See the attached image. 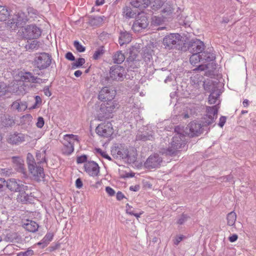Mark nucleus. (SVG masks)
<instances>
[{"instance_id":"4","label":"nucleus","mask_w":256,"mask_h":256,"mask_svg":"<svg viewBox=\"0 0 256 256\" xmlns=\"http://www.w3.org/2000/svg\"><path fill=\"white\" fill-rule=\"evenodd\" d=\"M118 108V103L115 100L103 102L98 110V120L102 121L112 117L111 114Z\"/></svg>"},{"instance_id":"8","label":"nucleus","mask_w":256,"mask_h":256,"mask_svg":"<svg viewBox=\"0 0 256 256\" xmlns=\"http://www.w3.org/2000/svg\"><path fill=\"white\" fill-rule=\"evenodd\" d=\"M152 0H132L130 2L131 5L133 8L136 9V12L135 14H137L139 16L141 14H146L151 15L152 12L148 10H144L151 4Z\"/></svg>"},{"instance_id":"19","label":"nucleus","mask_w":256,"mask_h":256,"mask_svg":"<svg viewBox=\"0 0 256 256\" xmlns=\"http://www.w3.org/2000/svg\"><path fill=\"white\" fill-rule=\"evenodd\" d=\"M160 152L166 156H174L176 152V142L174 140V136L172 138L170 142V146L168 148H162L160 150Z\"/></svg>"},{"instance_id":"51","label":"nucleus","mask_w":256,"mask_h":256,"mask_svg":"<svg viewBox=\"0 0 256 256\" xmlns=\"http://www.w3.org/2000/svg\"><path fill=\"white\" fill-rule=\"evenodd\" d=\"M88 160V156L86 154H83L82 156H79L77 157L76 158V162L78 164H82L84 162H86Z\"/></svg>"},{"instance_id":"63","label":"nucleus","mask_w":256,"mask_h":256,"mask_svg":"<svg viewBox=\"0 0 256 256\" xmlns=\"http://www.w3.org/2000/svg\"><path fill=\"white\" fill-rule=\"evenodd\" d=\"M238 238V236L236 234H234L232 236H229L228 240L231 242H236Z\"/></svg>"},{"instance_id":"9","label":"nucleus","mask_w":256,"mask_h":256,"mask_svg":"<svg viewBox=\"0 0 256 256\" xmlns=\"http://www.w3.org/2000/svg\"><path fill=\"white\" fill-rule=\"evenodd\" d=\"M42 34L41 29L35 24H30L26 26L22 30V36L26 39H36Z\"/></svg>"},{"instance_id":"34","label":"nucleus","mask_w":256,"mask_h":256,"mask_svg":"<svg viewBox=\"0 0 256 256\" xmlns=\"http://www.w3.org/2000/svg\"><path fill=\"white\" fill-rule=\"evenodd\" d=\"M126 212L130 215L135 216L137 218H140L144 212H140L139 213L136 212V210L128 204H126Z\"/></svg>"},{"instance_id":"59","label":"nucleus","mask_w":256,"mask_h":256,"mask_svg":"<svg viewBox=\"0 0 256 256\" xmlns=\"http://www.w3.org/2000/svg\"><path fill=\"white\" fill-rule=\"evenodd\" d=\"M83 185L82 182L80 178H78L76 180V186L78 188H80Z\"/></svg>"},{"instance_id":"5","label":"nucleus","mask_w":256,"mask_h":256,"mask_svg":"<svg viewBox=\"0 0 256 256\" xmlns=\"http://www.w3.org/2000/svg\"><path fill=\"white\" fill-rule=\"evenodd\" d=\"M52 58L50 54L46 52L36 54L34 59L33 66L42 70L47 68L52 63Z\"/></svg>"},{"instance_id":"61","label":"nucleus","mask_w":256,"mask_h":256,"mask_svg":"<svg viewBox=\"0 0 256 256\" xmlns=\"http://www.w3.org/2000/svg\"><path fill=\"white\" fill-rule=\"evenodd\" d=\"M28 14L31 16V15L36 14L37 11L32 8H27Z\"/></svg>"},{"instance_id":"39","label":"nucleus","mask_w":256,"mask_h":256,"mask_svg":"<svg viewBox=\"0 0 256 256\" xmlns=\"http://www.w3.org/2000/svg\"><path fill=\"white\" fill-rule=\"evenodd\" d=\"M152 51L148 48H146L143 50L142 58L146 62H150L152 58Z\"/></svg>"},{"instance_id":"6","label":"nucleus","mask_w":256,"mask_h":256,"mask_svg":"<svg viewBox=\"0 0 256 256\" xmlns=\"http://www.w3.org/2000/svg\"><path fill=\"white\" fill-rule=\"evenodd\" d=\"M78 140L77 136L72 134L64 135L61 150L62 154L65 156L70 155L74 150V142Z\"/></svg>"},{"instance_id":"58","label":"nucleus","mask_w":256,"mask_h":256,"mask_svg":"<svg viewBox=\"0 0 256 256\" xmlns=\"http://www.w3.org/2000/svg\"><path fill=\"white\" fill-rule=\"evenodd\" d=\"M106 191L110 196H113L115 194L114 190L110 186H106Z\"/></svg>"},{"instance_id":"30","label":"nucleus","mask_w":256,"mask_h":256,"mask_svg":"<svg viewBox=\"0 0 256 256\" xmlns=\"http://www.w3.org/2000/svg\"><path fill=\"white\" fill-rule=\"evenodd\" d=\"M27 108L25 102H20L18 100L15 101L11 105V108L13 110H17L18 112L24 110Z\"/></svg>"},{"instance_id":"55","label":"nucleus","mask_w":256,"mask_h":256,"mask_svg":"<svg viewBox=\"0 0 256 256\" xmlns=\"http://www.w3.org/2000/svg\"><path fill=\"white\" fill-rule=\"evenodd\" d=\"M66 58L70 61L75 60V57L71 52H68L65 55Z\"/></svg>"},{"instance_id":"29","label":"nucleus","mask_w":256,"mask_h":256,"mask_svg":"<svg viewBox=\"0 0 256 256\" xmlns=\"http://www.w3.org/2000/svg\"><path fill=\"white\" fill-rule=\"evenodd\" d=\"M154 139L152 133L145 132L144 133L138 134L136 135V140H142L146 142L147 140H152Z\"/></svg>"},{"instance_id":"18","label":"nucleus","mask_w":256,"mask_h":256,"mask_svg":"<svg viewBox=\"0 0 256 256\" xmlns=\"http://www.w3.org/2000/svg\"><path fill=\"white\" fill-rule=\"evenodd\" d=\"M130 55L126 59L128 66L129 68L135 69L140 66V60L138 54L130 52Z\"/></svg>"},{"instance_id":"20","label":"nucleus","mask_w":256,"mask_h":256,"mask_svg":"<svg viewBox=\"0 0 256 256\" xmlns=\"http://www.w3.org/2000/svg\"><path fill=\"white\" fill-rule=\"evenodd\" d=\"M163 44L166 48L172 49L176 44V34H172L166 36L163 40Z\"/></svg>"},{"instance_id":"2","label":"nucleus","mask_w":256,"mask_h":256,"mask_svg":"<svg viewBox=\"0 0 256 256\" xmlns=\"http://www.w3.org/2000/svg\"><path fill=\"white\" fill-rule=\"evenodd\" d=\"M202 126L200 124L195 121L190 122L184 130L180 126L177 127V150L179 151H186L188 146L186 145L185 136L190 137L198 136L202 133Z\"/></svg>"},{"instance_id":"13","label":"nucleus","mask_w":256,"mask_h":256,"mask_svg":"<svg viewBox=\"0 0 256 256\" xmlns=\"http://www.w3.org/2000/svg\"><path fill=\"white\" fill-rule=\"evenodd\" d=\"M116 92L108 86L103 87L99 92L98 99L103 102L114 100Z\"/></svg>"},{"instance_id":"7","label":"nucleus","mask_w":256,"mask_h":256,"mask_svg":"<svg viewBox=\"0 0 256 256\" xmlns=\"http://www.w3.org/2000/svg\"><path fill=\"white\" fill-rule=\"evenodd\" d=\"M112 152L116 158L124 160L128 163L134 162L136 159V157L130 156L128 148L122 144H120L112 150Z\"/></svg>"},{"instance_id":"33","label":"nucleus","mask_w":256,"mask_h":256,"mask_svg":"<svg viewBox=\"0 0 256 256\" xmlns=\"http://www.w3.org/2000/svg\"><path fill=\"white\" fill-rule=\"evenodd\" d=\"M236 220V214L234 211L230 212L227 214V224L229 226H234Z\"/></svg>"},{"instance_id":"50","label":"nucleus","mask_w":256,"mask_h":256,"mask_svg":"<svg viewBox=\"0 0 256 256\" xmlns=\"http://www.w3.org/2000/svg\"><path fill=\"white\" fill-rule=\"evenodd\" d=\"M10 14L8 9L0 6V16H10Z\"/></svg>"},{"instance_id":"60","label":"nucleus","mask_w":256,"mask_h":256,"mask_svg":"<svg viewBox=\"0 0 256 256\" xmlns=\"http://www.w3.org/2000/svg\"><path fill=\"white\" fill-rule=\"evenodd\" d=\"M44 94L48 96H50L52 95V93L50 90L49 86H46L44 88Z\"/></svg>"},{"instance_id":"41","label":"nucleus","mask_w":256,"mask_h":256,"mask_svg":"<svg viewBox=\"0 0 256 256\" xmlns=\"http://www.w3.org/2000/svg\"><path fill=\"white\" fill-rule=\"evenodd\" d=\"M86 62L85 59L82 58H78L76 62L72 64V68L76 69L82 66Z\"/></svg>"},{"instance_id":"46","label":"nucleus","mask_w":256,"mask_h":256,"mask_svg":"<svg viewBox=\"0 0 256 256\" xmlns=\"http://www.w3.org/2000/svg\"><path fill=\"white\" fill-rule=\"evenodd\" d=\"M8 91V88L4 82H0V96H4Z\"/></svg>"},{"instance_id":"62","label":"nucleus","mask_w":256,"mask_h":256,"mask_svg":"<svg viewBox=\"0 0 256 256\" xmlns=\"http://www.w3.org/2000/svg\"><path fill=\"white\" fill-rule=\"evenodd\" d=\"M226 122V118L225 116H221L220 118V122L218 123V126L222 128V126H224V124Z\"/></svg>"},{"instance_id":"37","label":"nucleus","mask_w":256,"mask_h":256,"mask_svg":"<svg viewBox=\"0 0 256 256\" xmlns=\"http://www.w3.org/2000/svg\"><path fill=\"white\" fill-rule=\"evenodd\" d=\"M166 17H152L151 25L158 26L162 25L165 20Z\"/></svg>"},{"instance_id":"54","label":"nucleus","mask_w":256,"mask_h":256,"mask_svg":"<svg viewBox=\"0 0 256 256\" xmlns=\"http://www.w3.org/2000/svg\"><path fill=\"white\" fill-rule=\"evenodd\" d=\"M35 98V103L32 106V108H36L37 106V105L38 104H40L42 103V99L40 97L38 96H36L34 98Z\"/></svg>"},{"instance_id":"56","label":"nucleus","mask_w":256,"mask_h":256,"mask_svg":"<svg viewBox=\"0 0 256 256\" xmlns=\"http://www.w3.org/2000/svg\"><path fill=\"white\" fill-rule=\"evenodd\" d=\"M6 180L3 178H0V192L4 191L6 188Z\"/></svg>"},{"instance_id":"12","label":"nucleus","mask_w":256,"mask_h":256,"mask_svg":"<svg viewBox=\"0 0 256 256\" xmlns=\"http://www.w3.org/2000/svg\"><path fill=\"white\" fill-rule=\"evenodd\" d=\"M96 133L104 138L110 137L114 133V129L111 122L102 123L96 128Z\"/></svg>"},{"instance_id":"11","label":"nucleus","mask_w":256,"mask_h":256,"mask_svg":"<svg viewBox=\"0 0 256 256\" xmlns=\"http://www.w3.org/2000/svg\"><path fill=\"white\" fill-rule=\"evenodd\" d=\"M218 108L216 106L206 107V114L202 118V126H206L212 124L217 118Z\"/></svg>"},{"instance_id":"22","label":"nucleus","mask_w":256,"mask_h":256,"mask_svg":"<svg viewBox=\"0 0 256 256\" xmlns=\"http://www.w3.org/2000/svg\"><path fill=\"white\" fill-rule=\"evenodd\" d=\"M26 190L23 191H20L19 194L17 196L18 201L22 203L32 202L33 200V196H32V193L28 194L26 192Z\"/></svg>"},{"instance_id":"52","label":"nucleus","mask_w":256,"mask_h":256,"mask_svg":"<svg viewBox=\"0 0 256 256\" xmlns=\"http://www.w3.org/2000/svg\"><path fill=\"white\" fill-rule=\"evenodd\" d=\"M188 216L186 214H182L180 217L178 218L177 223L179 224H183L184 222H186L188 218Z\"/></svg>"},{"instance_id":"16","label":"nucleus","mask_w":256,"mask_h":256,"mask_svg":"<svg viewBox=\"0 0 256 256\" xmlns=\"http://www.w3.org/2000/svg\"><path fill=\"white\" fill-rule=\"evenodd\" d=\"M132 26V30L136 32H139L142 29L146 28L149 24V20L147 17H138Z\"/></svg>"},{"instance_id":"48","label":"nucleus","mask_w":256,"mask_h":256,"mask_svg":"<svg viewBox=\"0 0 256 256\" xmlns=\"http://www.w3.org/2000/svg\"><path fill=\"white\" fill-rule=\"evenodd\" d=\"M34 254V250L29 248L26 251L18 252L16 256H32Z\"/></svg>"},{"instance_id":"14","label":"nucleus","mask_w":256,"mask_h":256,"mask_svg":"<svg viewBox=\"0 0 256 256\" xmlns=\"http://www.w3.org/2000/svg\"><path fill=\"white\" fill-rule=\"evenodd\" d=\"M162 161V157L159 154H154L148 156L144 163V166L148 169L157 168L160 167Z\"/></svg>"},{"instance_id":"45","label":"nucleus","mask_w":256,"mask_h":256,"mask_svg":"<svg viewBox=\"0 0 256 256\" xmlns=\"http://www.w3.org/2000/svg\"><path fill=\"white\" fill-rule=\"evenodd\" d=\"M39 46L38 44V42L36 40H32L30 43L26 44V48L27 50H31L34 49H37Z\"/></svg>"},{"instance_id":"57","label":"nucleus","mask_w":256,"mask_h":256,"mask_svg":"<svg viewBox=\"0 0 256 256\" xmlns=\"http://www.w3.org/2000/svg\"><path fill=\"white\" fill-rule=\"evenodd\" d=\"M47 80L46 79H42L40 78H38V76H34V80L33 83H36V84H42L46 82Z\"/></svg>"},{"instance_id":"47","label":"nucleus","mask_w":256,"mask_h":256,"mask_svg":"<svg viewBox=\"0 0 256 256\" xmlns=\"http://www.w3.org/2000/svg\"><path fill=\"white\" fill-rule=\"evenodd\" d=\"M74 46L76 50L80 52H84L86 50V48L81 44L78 40H75L74 42Z\"/></svg>"},{"instance_id":"35","label":"nucleus","mask_w":256,"mask_h":256,"mask_svg":"<svg viewBox=\"0 0 256 256\" xmlns=\"http://www.w3.org/2000/svg\"><path fill=\"white\" fill-rule=\"evenodd\" d=\"M202 60V55L200 54L192 53L190 57V61L192 64L196 65Z\"/></svg>"},{"instance_id":"28","label":"nucleus","mask_w":256,"mask_h":256,"mask_svg":"<svg viewBox=\"0 0 256 256\" xmlns=\"http://www.w3.org/2000/svg\"><path fill=\"white\" fill-rule=\"evenodd\" d=\"M103 21L104 20L102 17H89L86 23L92 26H100Z\"/></svg>"},{"instance_id":"31","label":"nucleus","mask_w":256,"mask_h":256,"mask_svg":"<svg viewBox=\"0 0 256 256\" xmlns=\"http://www.w3.org/2000/svg\"><path fill=\"white\" fill-rule=\"evenodd\" d=\"M112 60L114 64H120L124 60L125 56L122 51H118L114 54Z\"/></svg>"},{"instance_id":"44","label":"nucleus","mask_w":256,"mask_h":256,"mask_svg":"<svg viewBox=\"0 0 256 256\" xmlns=\"http://www.w3.org/2000/svg\"><path fill=\"white\" fill-rule=\"evenodd\" d=\"M16 22V18L12 17L11 19L8 20L6 22V26L10 29L12 30H15L16 28V26H15Z\"/></svg>"},{"instance_id":"25","label":"nucleus","mask_w":256,"mask_h":256,"mask_svg":"<svg viewBox=\"0 0 256 256\" xmlns=\"http://www.w3.org/2000/svg\"><path fill=\"white\" fill-rule=\"evenodd\" d=\"M15 123L14 118L10 115H4L2 118V124L4 127H12Z\"/></svg>"},{"instance_id":"49","label":"nucleus","mask_w":256,"mask_h":256,"mask_svg":"<svg viewBox=\"0 0 256 256\" xmlns=\"http://www.w3.org/2000/svg\"><path fill=\"white\" fill-rule=\"evenodd\" d=\"M96 150L97 153L100 154V156H102L103 158H104L109 160H112L111 158L106 154V152L102 150L100 148H97L96 149Z\"/></svg>"},{"instance_id":"23","label":"nucleus","mask_w":256,"mask_h":256,"mask_svg":"<svg viewBox=\"0 0 256 256\" xmlns=\"http://www.w3.org/2000/svg\"><path fill=\"white\" fill-rule=\"evenodd\" d=\"M23 228L27 231L31 232H36L38 228V224L34 221L26 220L22 225Z\"/></svg>"},{"instance_id":"32","label":"nucleus","mask_w":256,"mask_h":256,"mask_svg":"<svg viewBox=\"0 0 256 256\" xmlns=\"http://www.w3.org/2000/svg\"><path fill=\"white\" fill-rule=\"evenodd\" d=\"M54 234L52 232H48L42 240L38 243V245L42 244V248L46 246L53 238Z\"/></svg>"},{"instance_id":"24","label":"nucleus","mask_w":256,"mask_h":256,"mask_svg":"<svg viewBox=\"0 0 256 256\" xmlns=\"http://www.w3.org/2000/svg\"><path fill=\"white\" fill-rule=\"evenodd\" d=\"M25 136L22 133L16 132L10 136L9 141L13 144H18L24 141Z\"/></svg>"},{"instance_id":"27","label":"nucleus","mask_w":256,"mask_h":256,"mask_svg":"<svg viewBox=\"0 0 256 256\" xmlns=\"http://www.w3.org/2000/svg\"><path fill=\"white\" fill-rule=\"evenodd\" d=\"M20 80L24 82L33 83L34 76L30 72H21Z\"/></svg>"},{"instance_id":"3","label":"nucleus","mask_w":256,"mask_h":256,"mask_svg":"<svg viewBox=\"0 0 256 256\" xmlns=\"http://www.w3.org/2000/svg\"><path fill=\"white\" fill-rule=\"evenodd\" d=\"M126 72L124 66L119 65H114L110 67V76H106L102 80L104 85L112 84L113 81L122 82L126 78Z\"/></svg>"},{"instance_id":"17","label":"nucleus","mask_w":256,"mask_h":256,"mask_svg":"<svg viewBox=\"0 0 256 256\" xmlns=\"http://www.w3.org/2000/svg\"><path fill=\"white\" fill-rule=\"evenodd\" d=\"M12 159L17 172L22 174L24 177H26L27 172L24 166L23 159L20 156H12Z\"/></svg>"},{"instance_id":"53","label":"nucleus","mask_w":256,"mask_h":256,"mask_svg":"<svg viewBox=\"0 0 256 256\" xmlns=\"http://www.w3.org/2000/svg\"><path fill=\"white\" fill-rule=\"evenodd\" d=\"M44 124V120L42 117L39 116L38 118V121L36 126L38 128H42Z\"/></svg>"},{"instance_id":"1","label":"nucleus","mask_w":256,"mask_h":256,"mask_svg":"<svg viewBox=\"0 0 256 256\" xmlns=\"http://www.w3.org/2000/svg\"><path fill=\"white\" fill-rule=\"evenodd\" d=\"M36 160L30 153H28L26 156V162L30 172L34 179L37 182L42 180L45 176L44 168L40 164L46 162V152L37 151L36 155Z\"/></svg>"},{"instance_id":"43","label":"nucleus","mask_w":256,"mask_h":256,"mask_svg":"<svg viewBox=\"0 0 256 256\" xmlns=\"http://www.w3.org/2000/svg\"><path fill=\"white\" fill-rule=\"evenodd\" d=\"M164 4L163 0H152L151 4H152V8L154 10H157L159 9Z\"/></svg>"},{"instance_id":"40","label":"nucleus","mask_w":256,"mask_h":256,"mask_svg":"<svg viewBox=\"0 0 256 256\" xmlns=\"http://www.w3.org/2000/svg\"><path fill=\"white\" fill-rule=\"evenodd\" d=\"M136 12V10L133 8V10L128 6H126L123 9V14L125 16H134V14L136 15L137 14H135Z\"/></svg>"},{"instance_id":"21","label":"nucleus","mask_w":256,"mask_h":256,"mask_svg":"<svg viewBox=\"0 0 256 256\" xmlns=\"http://www.w3.org/2000/svg\"><path fill=\"white\" fill-rule=\"evenodd\" d=\"M191 47L190 51L192 53L203 54L202 52L204 50V45L202 42L196 40L192 42Z\"/></svg>"},{"instance_id":"38","label":"nucleus","mask_w":256,"mask_h":256,"mask_svg":"<svg viewBox=\"0 0 256 256\" xmlns=\"http://www.w3.org/2000/svg\"><path fill=\"white\" fill-rule=\"evenodd\" d=\"M220 96V94L218 90H214L210 94L208 97V102L210 104H214L216 103L218 98Z\"/></svg>"},{"instance_id":"10","label":"nucleus","mask_w":256,"mask_h":256,"mask_svg":"<svg viewBox=\"0 0 256 256\" xmlns=\"http://www.w3.org/2000/svg\"><path fill=\"white\" fill-rule=\"evenodd\" d=\"M5 186L6 188L14 192H19L28 189V186L23 184L22 181L15 178H10L6 180Z\"/></svg>"},{"instance_id":"64","label":"nucleus","mask_w":256,"mask_h":256,"mask_svg":"<svg viewBox=\"0 0 256 256\" xmlns=\"http://www.w3.org/2000/svg\"><path fill=\"white\" fill-rule=\"evenodd\" d=\"M116 199L118 200H122L124 197V194L120 191H118L116 194Z\"/></svg>"},{"instance_id":"15","label":"nucleus","mask_w":256,"mask_h":256,"mask_svg":"<svg viewBox=\"0 0 256 256\" xmlns=\"http://www.w3.org/2000/svg\"><path fill=\"white\" fill-rule=\"evenodd\" d=\"M84 168L85 171L92 176H98L100 173V167L98 164L94 161H88L86 162Z\"/></svg>"},{"instance_id":"42","label":"nucleus","mask_w":256,"mask_h":256,"mask_svg":"<svg viewBox=\"0 0 256 256\" xmlns=\"http://www.w3.org/2000/svg\"><path fill=\"white\" fill-rule=\"evenodd\" d=\"M104 53V46H101L98 48L94 52L92 58L94 60H98L101 56Z\"/></svg>"},{"instance_id":"36","label":"nucleus","mask_w":256,"mask_h":256,"mask_svg":"<svg viewBox=\"0 0 256 256\" xmlns=\"http://www.w3.org/2000/svg\"><path fill=\"white\" fill-rule=\"evenodd\" d=\"M16 20V22L15 26H16V28H22L24 25L26 24V22L28 21V19L27 17H15Z\"/></svg>"},{"instance_id":"26","label":"nucleus","mask_w":256,"mask_h":256,"mask_svg":"<svg viewBox=\"0 0 256 256\" xmlns=\"http://www.w3.org/2000/svg\"><path fill=\"white\" fill-rule=\"evenodd\" d=\"M132 40V36L130 33L124 32L120 33L119 36V44L120 46H122L125 44L129 43Z\"/></svg>"}]
</instances>
